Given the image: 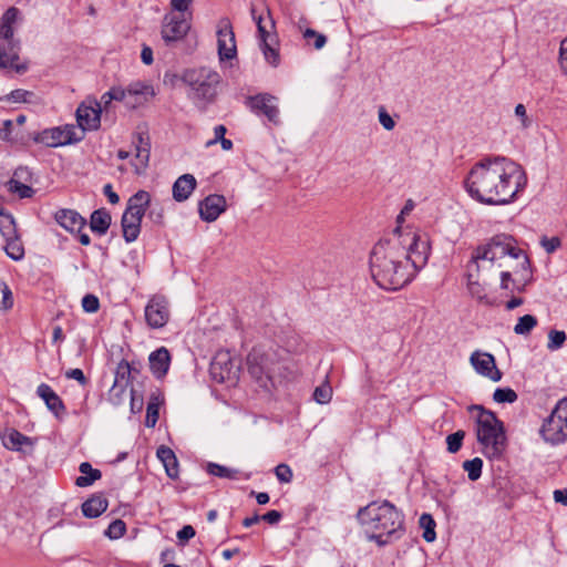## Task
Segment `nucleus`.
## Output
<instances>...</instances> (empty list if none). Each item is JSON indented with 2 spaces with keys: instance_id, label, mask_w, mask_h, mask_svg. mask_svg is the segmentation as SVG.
Returning <instances> with one entry per match:
<instances>
[{
  "instance_id": "obj_50",
  "label": "nucleus",
  "mask_w": 567,
  "mask_h": 567,
  "mask_svg": "<svg viewBox=\"0 0 567 567\" xmlns=\"http://www.w3.org/2000/svg\"><path fill=\"white\" fill-rule=\"evenodd\" d=\"M540 245L546 250L547 254H553L556 249L560 247L561 241L558 237H543L540 240Z\"/></svg>"
},
{
  "instance_id": "obj_45",
  "label": "nucleus",
  "mask_w": 567,
  "mask_h": 567,
  "mask_svg": "<svg viewBox=\"0 0 567 567\" xmlns=\"http://www.w3.org/2000/svg\"><path fill=\"white\" fill-rule=\"evenodd\" d=\"M150 210L147 213V218L157 226L164 225V208L159 204H150Z\"/></svg>"
},
{
  "instance_id": "obj_61",
  "label": "nucleus",
  "mask_w": 567,
  "mask_h": 567,
  "mask_svg": "<svg viewBox=\"0 0 567 567\" xmlns=\"http://www.w3.org/2000/svg\"><path fill=\"white\" fill-rule=\"evenodd\" d=\"M333 392H312V398L319 404H327L332 400Z\"/></svg>"
},
{
  "instance_id": "obj_12",
  "label": "nucleus",
  "mask_w": 567,
  "mask_h": 567,
  "mask_svg": "<svg viewBox=\"0 0 567 567\" xmlns=\"http://www.w3.org/2000/svg\"><path fill=\"white\" fill-rule=\"evenodd\" d=\"M239 361L227 350L218 351L210 362L209 373L217 383L235 386L239 375Z\"/></svg>"
},
{
  "instance_id": "obj_14",
  "label": "nucleus",
  "mask_w": 567,
  "mask_h": 567,
  "mask_svg": "<svg viewBox=\"0 0 567 567\" xmlns=\"http://www.w3.org/2000/svg\"><path fill=\"white\" fill-rule=\"evenodd\" d=\"M83 138V133L78 135L74 125L56 126L45 128L39 132L34 137V142L41 143L48 147H59L68 144L80 142Z\"/></svg>"
},
{
  "instance_id": "obj_19",
  "label": "nucleus",
  "mask_w": 567,
  "mask_h": 567,
  "mask_svg": "<svg viewBox=\"0 0 567 567\" xmlns=\"http://www.w3.org/2000/svg\"><path fill=\"white\" fill-rule=\"evenodd\" d=\"M145 320L152 329L163 328L169 320L168 301L164 296H153L145 307Z\"/></svg>"
},
{
  "instance_id": "obj_42",
  "label": "nucleus",
  "mask_w": 567,
  "mask_h": 567,
  "mask_svg": "<svg viewBox=\"0 0 567 567\" xmlns=\"http://www.w3.org/2000/svg\"><path fill=\"white\" fill-rule=\"evenodd\" d=\"M125 532H126L125 523L122 519H115L109 525V527L104 534L110 539H118L125 534Z\"/></svg>"
},
{
  "instance_id": "obj_32",
  "label": "nucleus",
  "mask_w": 567,
  "mask_h": 567,
  "mask_svg": "<svg viewBox=\"0 0 567 567\" xmlns=\"http://www.w3.org/2000/svg\"><path fill=\"white\" fill-rule=\"evenodd\" d=\"M164 402L162 392L153 393L146 408L145 425L154 427L158 421L159 406Z\"/></svg>"
},
{
  "instance_id": "obj_33",
  "label": "nucleus",
  "mask_w": 567,
  "mask_h": 567,
  "mask_svg": "<svg viewBox=\"0 0 567 567\" xmlns=\"http://www.w3.org/2000/svg\"><path fill=\"white\" fill-rule=\"evenodd\" d=\"M111 225V215L104 209H96L91 215L90 227L94 233L104 235Z\"/></svg>"
},
{
  "instance_id": "obj_57",
  "label": "nucleus",
  "mask_w": 567,
  "mask_h": 567,
  "mask_svg": "<svg viewBox=\"0 0 567 567\" xmlns=\"http://www.w3.org/2000/svg\"><path fill=\"white\" fill-rule=\"evenodd\" d=\"M195 536V529L190 525H185L182 529L177 532V538L181 542H187Z\"/></svg>"
},
{
  "instance_id": "obj_29",
  "label": "nucleus",
  "mask_w": 567,
  "mask_h": 567,
  "mask_svg": "<svg viewBox=\"0 0 567 567\" xmlns=\"http://www.w3.org/2000/svg\"><path fill=\"white\" fill-rule=\"evenodd\" d=\"M107 508V501L103 496L94 495L82 504V513L85 517L95 518Z\"/></svg>"
},
{
  "instance_id": "obj_47",
  "label": "nucleus",
  "mask_w": 567,
  "mask_h": 567,
  "mask_svg": "<svg viewBox=\"0 0 567 567\" xmlns=\"http://www.w3.org/2000/svg\"><path fill=\"white\" fill-rule=\"evenodd\" d=\"M275 474L280 483H290L293 476L290 466L284 463L275 467Z\"/></svg>"
},
{
  "instance_id": "obj_36",
  "label": "nucleus",
  "mask_w": 567,
  "mask_h": 567,
  "mask_svg": "<svg viewBox=\"0 0 567 567\" xmlns=\"http://www.w3.org/2000/svg\"><path fill=\"white\" fill-rule=\"evenodd\" d=\"M420 527L424 529L423 532V538L425 542L431 543L435 540L436 534H435V520L430 514H422L420 517Z\"/></svg>"
},
{
  "instance_id": "obj_56",
  "label": "nucleus",
  "mask_w": 567,
  "mask_h": 567,
  "mask_svg": "<svg viewBox=\"0 0 567 567\" xmlns=\"http://www.w3.org/2000/svg\"><path fill=\"white\" fill-rule=\"evenodd\" d=\"M192 2L193 0H171V7L173 10L179 12L178 14H185Z\"/></svg>"
},
{
  "instance_id": "obj_34",
  "label": "nucleus",
  "mask_w": 567,
  "mask_h": 567,
  "mask_svg": "<svg viewBox=\"0 0 567 567\" xmlns=\"http://www.w3.org/2000/svg\"><path fill=\"white\" fill-rule=\"evenodd\" d=\"M79 471L82 473V475L75 480V484L79 487L90 486L102 476L101 471L93 468L89 462L81 463Z\"/></svg>"
},
{
  "instance_id": "obj_41",
  "label": "nucleus",
  "mask_w": 567,
  "mask_h": 567,
  "mask_svg": "<svg viewBox=\"0 0 567 567\" xmlns=\"http://www.w3.org/2000/svg\"><path fill=\"white\" fill-rule=\"evenodd\" d=\"M566 339L567 337L564 331L550 330L548 333L547 349L550 351H556L560 349L564 346Z\"/></svg>"
},
{
  "instance_id": "obj_15",
  "label": "nucleus",
  "mask_w": 567,
  "mask_h": 567,
  "mask_svg": "<svg viewBox=\"0 0 567 567\" xmlns=\"http://www.w3.org/2000/svg\"><path fill=\"white\" fill-rule=\"evenodd\" d=\"M113 93L128 109L143 105L155 94L152 85L140 81L131 83L126 89L116 86Z\"/></svg>"
},
{
  "instance_id": "obj_59",
  "label": "nucleus",
  "mask_w": 567,
  "mask_h": 567,
  "mask_svg": "<svg viewBox=\"0 0 567 567\" xmlns=\"http://www.w3.org/2000/svg\"><path fill=\"white\" fill-rule=\"evenodd\" d=\"M281 517L282 515L280 512L272 509L266 513L264 516H261L260 519H264L267 523L274 525L277 524L281 519Z\"/></svg>"
},
{
  "instance_id": "obj_23",
  "label": "nucleus",
  "mask_w": 567,
  "mask_h": 567,
  "mask_svg": "<svg viewBox=\"0 0 567 567\" xmlns=\"http://www.w3.org/2000/svg\"><path fill=\"white\" fill-rule=\"evenodd\" d=\"M134 146H135V161L133 162V166L135 167L136 174H141L145 171L148 165L150 156H151V143L150 138L146 134L138 133L134 137Z\"/></svg>"
},
{
  "instance_id": "obj_7",
  "label": "nucleus",
  "mask_w": 567,
  "mask_h": 567,
  "mask_svg": "<svg viewBox=\"0 0 567 567\" xmlns=\"http://www.w3.org/2000/svg\"><path fill=\"white\" fill-rule=\"evenodd\" d=\"M476 436L488 457H499L505 447V434L502 423L493 413L480 414L476 425Z\"/></svg>"
},
{
  "instance_id": "obj_8",
  "label": "nucleus",
  "mask_w": 567,
  "mask_h": 567,
  "mask_svg": "<svg viewBox=\"0 0 567 567\" xmlns=\"http://www.w3.org/2000/svg\"><path fill=\"white\" fill-rule=\"evenodd\" d=\"M151 204V195L146 190H138L127 202L122 216L123 237L126 243H133L141 233V223Z\"/></svg>"
},
{
  "instance_id": "obj_22",
  "label": "nucleus",
  "mask_w": 567,
  "mask_h": 567,
  "mask_svg": "<svg viewBox=\"0 0 567 567\" xmlns=\"http://www.w3.org/2000/svg\"><path fill=\"white\" fill-rule=\"evenodd\" d=\"M226 199L223 195L213 194L199 203V216L204 221H215L226 210Z\"/></svg>"
},
{
  "instance_id": "obj_60",
  "label": "nucleus",
  "mask_w": 567,
  "mask_h": 567,
  "mask_svg": "<svg viewBox=\"0 0 567 567\" xmlns=\"http://www.w3.org/2000/svg\"><path fill=\"white\" fill-rule=\"evenodd\" d=\"M103 193L107 197L109 202L113 205L117 204L120 202L118 195L113 190V187L111 184H106L103 187Z\"/></svg>"
},
{
  "instance_id": "obj_26",
  "label": "nucleus",
  "mask_w": 567,
  "mask_h": 567,
  "mask_svg": "<svg viewBox=\"0 0 567 567\" xmlns=\"http://www.w3.org/2000/svg\"><path fill=\"white\" fill-rule=\"evenodd\" d=\"M196 185V178L192 174L179 176L173 185V198L179 203L188 199Z\"/></svg>"
},
{
  "instance_id": "obj_63",
  "label": "nucleus",
  "mask_w": 567,
  "mask_h": 567,
  "mask_svg": "<svg viewBox=\"0 0 567 567\" xmlns=\"http://www.w3.org/2000/svg\"><path fill=\"white\" fill-rule=\"evenodd\" d=\"M553 496L556 503L567 506V488L555 489Z\"/></svg>"
},
{
  "instance_id": "obj_2",
  "label": "nucleus",
  "mask_w": 567,
  "mask_h": 567,
  "mask_svg": "<svg viewBox=\"0 0 567 567\" xmlns=\"http://www.w3.org/2000/svg\"><path fill=\"white\" fill-rule=\"evenodd\" d=\"M527 177L515 162L503 156H488L477 162L465 179L470 196L487 205L513 202L525 188Z\"/></svg>"
},
{
  "instance_id": "obj_39",
  "label": "nucleus",
  "mask_w": 567,
  "mask_h": 567,
  "mask_svg": "<svg viewBox=\"0 0 567 567\" xmlns=\"http://www.w3.org/2000/svg\"><path fill=\"white\" fill-rule=\"evenodd\" d=\"M7 187L11 193L18 194L20 198H30L32 197L34 190L32 187L11 178L7 183Z\"/></svg>"
},
{
  "instance_id": "obj_43",
  "label": "nucleus",
  "mask_w": 567,
  "mask_h": 567,
  "mask_svg": "<svg viewBox=\"0 0 567 567\" xmlns=\"http://www.w3.org/2000/svg\"><path fill=\"white\" fill-rule=\"evenodd\" d=\"M7 255L13 260H20L24 256L22 244L18 239L9 240L4 247Z\"/></svg>"
},
{
  "instance_id": "obj_37",
  "label": "nucleus",
  "mask_w": 567,
  "mask_h": 567,
  "mask_svg": "<svg viewBox=\"0 0 567 567\" xmlns=\"http://www.w3.org/2000/svg\"><path fill=\"white\" fill-rule=\"evenodd\" d=\"M537 326L536 317L525 315L520 317L514 327V332L519 336H527Z\"/></svg>"
},
{
  "instance_id": "obj_6",
  "label": "nucleus",
  "mask_w": 567,
  "mask_h": 567,
  "mask_svg": "<svg viewBox=\"0 0 567 567\" xmlns=\"http://www.w3.org/2000/svg\"><path fill=\"white\" fill-rule=\"evenodd\" d=\"M182 81L188 87V99L195 105L205 107L215 101L221 78L217 71L202 66L185 70Z\"/></svg>"
},
{
  "instance_id": "obj_18",
  "label": "nucleus",
  "mask_w": 567,
  "mask_h": 567,
  "mask_svg": "<svg viewBox=\"0 0 567 567\" xmlns=\"http://www.w3.org/2000/svg\"><path fill=\"white\" fill-rule=\"evenodd\" d=\"M248 107L256 114H262L275 125L280 124L277 97L267 93L257 94L247 99Z\"/></svg>"
},
{
  "instance_id": "obj_31",
  "label": "nucleus",
  "mask_w": 567,
  "mask_h": 567,
  "mask_svg": "<svg viewBox=\"0 0 567 567\" xmlns=\"http://www.w3.org/2000/svg\"><path fill=\"white\" fill-rule=\"evenodd\" d=\"M206 471L208 474L220 477V478H228V480H248L249 475L245 474L237 470V468H230L226 467L224 465L217 464V463H208L206 466Z\"/></svg>"
},
{
  "instance_id": "obj_53",
  "label": "nucleus",
  "mask_w": 567,
  "mask_h": 567,
  "mask_svg": "<svg viewBox=\"0 0 567 567\" xmlns=\"http://www.w3.org/2000/svg\"><path fill=\"white\" fill-rule=\"evenodd\" d=\"M143 409V396L142 392H131V411L138 413Z\"/></svg>"
},
{
  "instance_id": "obj_52",
  "label": "nucleus",
  "mask_w": 567,
  "mask_h": 567,
  "mask_svg": "<svg viewBox=\"0 0 567 567\" xmlns=\"http://www.w3.org/2000/svg\"><path fill=\"white\" fill-rule=\"evenodd\" d=\"M493 398L498 403H513L517 400V392H493Z\"/></svg>"
},
{
  "instance_id": "obj_51",
  "label": "nucleus",
  "mask_w": 567,
  "mask_h": 567,
  "mask_svg": "<svg viewBox=\"0 0 567 567\" xmlns=\"http://www.w3.org/2000/svg\"><path fill=\"white\" fill-rule=\"evenodd\" d=\"M379 122L386 131H391L395 126L394 120L391 115L385 111L384 107L379 109Z\"/></svg>"
},
{
  "instance_id": "obj_58",
  "label": "nucleus",
  "mask_w": 567,
  "mask_h": 567,
  "mask_svg": "<svg viewBox=\"0 0 567 567\" xmlns=\"http://www.w3.org/2000/svg\"><path fill=\"white\" fill-rule=\"evenodd\" d=\"M560 66L567 75V38L564 39L560 44Z\"/></svg>"
},
{
  "instance_id": "obj_13",
  "label": "nucleus",
  "mask_w": 567,
  "mask_h": 567,
  "mask_svg": "<svg viewBox=\"0 0 567 567\" xmlns=\"http://www.w3.org/2000/svg\"><path fill=\"white\" fill-rule=\"evenodd\" d=\"M138 361L122 360L115 370L112 390H138L146 386L148 378L142 371Z\"/></svg>"
},
{
  "instance_id": "obj_1",
  "label": "nucleus",
  "mask_w": 567,
  "mask_h": 567,
  "mask_svg": "<svg viewBox=\"0 0 567 567\" xmlns=\"http://www.w3.org/2000/svg\"><path fill=\"white\" fill-rule=\"evenodd\" d=\"M429 255L425 235L396 227L373 246L369 260L371 277L384 290H399L426 265Z\"/></svg>"
},
{
  "instance_id": "obj_9",
  "label": "nucleus",
  "mask_w": 567,
  "mask_h": 567,
  "mask_svg": "<svg viewBox=\"0 0 567 567\" xmlns=\"http://www.w3.org/2000/svg\"><path fill=\"white\" fill-rule=\"evenodd\" d=\"M250 12L254 21L257 24L260 49L264 53V56L268 63H270L272 66H277L279 63V53L277 50L278 37L275 31V21L269 10L266 11V14H257L256 9L252 6Z\"/></svg>"
},
{
  "instance_id": "obj_5",
  "label": "nucleus",
  "mask_w": 567,
  "mask_h": 567,
  "mask_svg": "<svg viewBox=\"0 0 567 567\" xmlns=\"http://www.w3.org/2000/svg\"><path fill=\"white\" fill-rule=\"evenodd\" d=\"M358 519L367 533L371 532L368 538L379 546H385L402 535L403 515L388 501L371 502L360 508Z\"/></svg>"
},
{
  "instance_id": "obj_20",
  "label": "nucleus",
  "mask_w": 567,
  "mask_h": 567,
  "mask_svg": "<svg viewBox=\"0 0 567 567\" xmlns=\"http://www.w3.org/2000/svg\"><path fill=\"white\" fill-rule=\"evenodd\" d=\"M101 112V103L96 101L90 103L83 102L79 105L76 110V121L82 132L95 131L100 127Z\"/></svg>"
},
{
  "instance_id": "obj_17",
  "label": "nucleus",
  "mask_w": 567,
  "mask_h": 567,
  "mask_svg": "<svg viewBox=\"0 0 567 567\" xmlns=\"http://www.w3.org/2000/svg\"><path fill=\"white\" fill-rule=\"evenodd\" d=\"M216 33L219 60L235 59L237 55L236 40L231 22L228 18L219 19Z\"/></svg>"
},
{
  "instance_id": "obj_62",
  "label": "nucleus",
  "mask_w": 567,
  "mask_h": 567,
  "mask_svg": "<svg viewBox=\"0 0 567 567\" xmlns=\"http://www.w3.org/2000/svg\"><path fill=\"white\" fill-rule=\"evenodd\" d=\"M115 91V87H112L110 91L105 92L101 96V105L103 104L105 109L111 104L112 101H120L118 97H115V94L113 93Z\"/></svg>"
},
{
  "instance_id": "obj_30",
  "label": "nucleus",
  "mask_w": 567,
  "mask_h": 567,
  "mask_svg": "<svg viewBox=\"0 0 567 567\" xmlns=\"http://www.w3.org/2000/svg\"><path fill=\"white\" fill-rule=\"evenodd\" d=\"M467 272H468V292L472 297L476 298L480 301H483L486 299V295L484 291L483 286L480 284L478 278L483 277L484 279H487L482 274L476 272L475 266H472V260L467 265Z\"/></svg>"
},
{
  "instance_id": "obj_35",
  "label": "nucleus",
  "mask_w": 567,
  "mask_h": 567,
  "mask_svg": "<svg viewBox=\"0 0 567 567\" xmlns=\"http://www.w3.org/2000/svg\"><path fill=\"white\" fill-rule=\"evenodd\" d=\"M39 398L45 403L48 409L54 413L55 416H60L64 413V404L62 400L56 395V392H38Z\"/></svg>"
},
{
  "instance_id": "obj_40",
  "label": "nucleus",
  "mask_w": 567,
  "mask_h": 567,
  "mask_svg": "<svg viewBox=\"0 0 567 567\" xmlns=\"http://www.w3.org/2000/svg\"><path fill=\"white\" fill-rule=\"evenodd\" d=\"M464 437H465V432L462 430H458V431L447 435L446 436L447 451L452 454L457 453L462 447Z\"/></svg>"
},
{
  "instance_id": "obj_28",
  "label": "nucleus",
  "mask_w": 567,
  "mask_h": 567,
  "mask_svg": "<svg viewBox=\"0 0 567 567\" xmlns=\"http://www.w3.org/2000/svg\"><path fill=\"white\" fill-rule=\"evenodd\" d=\"M157 457L163 463L168 477L175 480L178 477V461L172 449L162 445L157 449Z\"/></svg>"
},
{
  "instance_id": "obj_11",
  "label": "nucleus",
  "mask_w": 567,
  "mask_h": 567,
  "mask_svg": "<svg viewBox=\"0 0 567 567\" xmlns=\"http://www.w3.org/2000/svg\"><path fill=\"white\" fill-rule=\"evenodd\" d=\"M545 442L557 445L567 440V396L561 399L545 419L540 431Z\"/></svg>"
},
{
  "instance_id": "obj_44",
  "label": "nucleus",
  "mask_w": 567,
  "mask_h": 567,
  "mask_svg": "<svg viewBox=\"0 0 567 567\" xmlns=\"http://www.w3.org/2000/svg\"><path fill=\"white\" fill-rule=\"evenodd\" d=\"M13 305L12 292L3 281H0V309L8 310Z\"/></svg>"
},
{
  "instance_id": "obj_24",
  "label": "nucleus",
  "mask_w": 567,
  "mask_h": 567,
  "mask_svg": "<svg viewBox=\"0 0 567 567\" xmlns=\"http://www.w3.org/2000/svg\"><path fill=\"white\" fill-rule=\"evenodd\" d=\"M150 370L154 378L162 380L168 372L171 365V353L165 347L151 352L148 357Z\"/></svg>"
},
{
  "instance_id": "obj_54",
  "label": "nucleus",
  "mask_w": 567,
  "mask_h": 567,
  "mask_svg": "<svg viewBox=\"0 0 567 567\" xmlns=\"http://www.w3.org/2000/svg\"><path fill=\"white\" fill-rule=\"evenodd\" d=\"M66 379H74L79 382L80 386L86 385V378L81 369H71L65 372Z\"/></svg>"
},
{
  "instance_id": "obj_16",
  "label": "nucleus",
  "mask_w": 567,
  "mask_h": 567,
  "mask_svg": "<svg viewBox=\"0 0 567 567\" xmlns=\"http://www.w3.org/2000/svg\"><path fill=\"white\" fill-rule=\"evenodd\" d=\"M192 13L176 14L168 13L164 17L162 25V38L166 43L176 42L186 37L190 30Z\"/></svg>"
},
{
  "instance_id": "obj_55",
  "label": "nucleus",
  "mask_w": 567,
  "mask_h": 567,
  "mask_svg": "<svg viewBox=\"0 0 567 567\" xmlns=\"http://www.w3.org/2000/svg\"><path fill=\"white\" fill-rule=\"evenodd\" d=\"M12 127L13 122L11 120H4L0 126V140L10 141Z\"/></svg>"
},
{
  "instance_id": "obj_46",
  "label": "nucleus",
  "mask_w": 567,
  "mask_h": 567,
  "mask_svg": "<svg viewBox=\"0 0 567 567\" xmlns=\"http://www.w3.org/2000/svg\"><path fill=\"white\" fill-rule=\"evenodd\" d=\"M82 308L85 312L94 313L100 308L99 298L94 295L87 293L82 298Z\"/></svg>"
},
{
  "instance_id": "obj_3",
  "label": "nucleus",
  "mask_w": 567,
  "mask_h": 567,
  "mask_svg": "<svg viewBox=\"0 0 567 567\" xmlns=\"http://www.w3.org/2000/svg\"><path fill=\"white\" fill-rule=\"evenodd\" d=\"M472 266L486 278L499 276L501 288L522 291L530 280L529 259L512 236L501 234L476 248Z\"/></svg>"
},
{
  "instance_id": "obj_10",
  "label": "nucleus",
  "mask_w": 567,
  "mask_h": 567,
  "mask_svg": "<svg viewBox=\"0 0 567 567\" xmlns=\"http://www.w3.org/2000/svg\"><path fill=\"white\" fill-rule=\"evenodd\" d=\"M19 10L14 7L9 8L0 20V40L7 42V47L0 44V68L13 66L19 59V43L13 39V24L17 21Z\"/></svg>"
},
{
  "instance_id": "obj_38",
  "label": "nucleus",
  "mask_w": 567,
  "mask_h": 567,
  "mask_svg": "<svg viewBox=\"0 0 567 567\" xmlns=\"http://www.w3.org/2000/svg\"><path fill=\"white\" fill-rule=\"evenodd\" d=\"M483 461L480 457L467 460L463 463V470L467 473L470 481H477L482 475Z\"/></svg>"
},
{
  "instance_id": "obj_4",
  "label": "nucleus",
  "mask_w": 567,
  "mask_h": 567,
  "mask_svg": "<svg viewBox=\"0 0 567 567\" xmlns=\"http://www.w3.org/2000/svg\"><path fill=\"white\" fill-rule=\"evenodd\" d=\"M306 348V342L299 336L288 337L285 346L276 349L255 347L247 355L248 374L264 390L286 386L299 372L295 355L302 353Z\"/></svg>"
},
{
  "instance_id": "obj_27",
  "label": "nucleus",
  "mask_w": 567,
  "mask_h": 567,
  "mask_svg": "<svg viewBox=\"0 0 567 567\" xmlns=\"http://www.w3.org/2000/svg\"><path fill=\"white\" fill-rule=\"evenodd\" d=\"M2 444L6 449L12 451H22V446H33L31 437L22 434L16 429H9L2 435Z\"/></svg>"
},
{
  "instance_id": "obj_49",
  "label": "nucleus",
  "mask_w": 567,
  "mask_h": 567,
  "mask_svg": "<svg viewBox=\"0 0 567 567\" xmlns=\"http://www.w3.org/2000/svg\"><path fill=\"white\" fill-rule=\"evenodd\" d=\"M515 115L520 121L523 128H528L532 125V120L527 115V111L524 104H517L515 106Z\"/></svg>"
},
{
  "instance_id": "obj_21",
  "label": "nucleus",
  "mask_w": 567,
  "mask_h": 567,
  "mask_svg": "<svg viewBox=\"0 0 567 567\" xmlns=\"http://www.w3.org/2000/svg\"><path fill=\"white\" fill-rule=\"evenodd\" d=\"M470 362L478 374L492 381L501 380L502 373L496 367L495 358L491 353L476 350L471 354Z\"/></svg>"
},
{
  "instance_id": "obj_25",
  "label": "nucleus",
  "mask_w": 567,
  "mask_h": 567,
  "mask_svg": "<svg viewBox=\"0 0 567 567\" xmlns=\"http://www.w3.org/2000/svg\"><path fill=\"white\" fill-rule=\"evenodd\" d=\"M55 221L70 233H80L86 220L73 209H60L54 215Z\"/></svg>"
},
{
  "instance_id": "obj_48",
  "label": "nucleus",
  "mask_w": 567,
  "mask_h": 567,
  "mask_svg": "<svg viewBox=\"0 0 567 567\" xmlns=\"http://www.w3.org/2000/svg\"><path fill=\"white\" fill-rule=\"evenodd\" d=\"M33 94L29 91H25V90H21V89H18V90H13L8 96H7V100L8 101H11L13 103H27L30 101V97L32 96Z\"/></svg>"
},
{
  "instance_id": "obj_64",
  "label": "nucleus",
  "mask_w": 567,
  "mask_h": 567,
  "mask_svg": "<svg viewBox=\"0 0 567 567\" xmlns=\"http://www.w3.org/2000/svg\"><path fill=\"white\" fill-rule=\"evenodd\" d=\"M141 59L143 63L150 65L153 63V50L150 47L144 45L141 52Z\"/></svg>"
}]
</instances>
